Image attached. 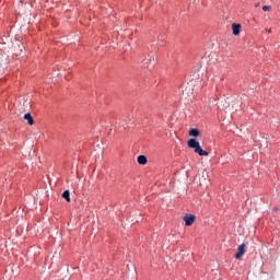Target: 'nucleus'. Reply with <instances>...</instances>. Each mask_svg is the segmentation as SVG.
<instances>
[{
	"label": "nucleus",
	"mask_w": 280,
	"mask_h": 280,
	"mask_svg": "<svg viewBox=\"0 0 280 280\" xmlns=\"http://www.w3.org/2000/svg\"><path fill=\"white\" fill-rule=\"evenodd\" d=\"M187 145L188 148H191V150H194L195 154H199V156H208L209 152L202 150V147H200V142H198V140L196 139H189L187 141Z\"/></svg>",
	"instance_id": "1"
},
{
	"label": "nucleus",
	"mask_w": 280,
	"mask_h": 280,
	"mask_svg": "<svg viewBox=\"0 0 280 280\" xmlns=\"http://www.w3.org/2000/svg\"><path fill=\"white\" fill-rule=\"evenodd\" d=\"M183 220L185 222V226H191L194 222H196V215L195 214H185L183 217Z\"/></svg>",
	"instance_id": "2"
},
{
	"label": "nucleus",
	"mask_w": 280,
	"mask_h": 280,
	"mask_svg": "<svg viewBox=\"0 0 280 280\" xmlns=\"http://www.w3.org/2000/svg\"><path fill=\"white\" fill-rule=\"evenodd\" d=\"M246 253V244H241L237 247V252L235 254V259H242V257H244V254Z\"/></svg>",
	"instance_id": "3"
},
{
	"label": "nucleus",
	"mask_w": 280,
	"mask_h": 280,
	"mask_svg": "<svg viewBox=\"0 0 280 280\" xmlns=\"http://www.w3.org/2000/svg\"><path fill=\"white\" fill-rule=\"evenodd\" d=\"M240 32H242V24L233 23L232 24V34L234 36H240Z\"/></svg>",
	"instance_id": "4"
},
{
	"label": "nucleus",
	"mask_w": 280,
	"mask_h": 280,
	"mask_svg": "<svg viewBox=\"0 0 280 280\" xmlns=\"http://www.w3.org/2000/svg\"><path fill=\"white\" fill-rule=\"evenodd\" d=\"M24 119L27 121L28 126H34V118L31 113H26Z\"/></svg>",
	"instance_id": "5"
},
{
	"label": "nucleus",
	"mask_w": 280,
	"mask_h": 280,
	"mask_svg": "<svg viewBox=\"0 0 280 280\" xmlns=\"http://www.w3.org/2000/svg\"><path fill=\"white\" fill-rule=\"evenodd\" d=\"M138 163H139V165H147L148 164V158L145 155H139L138 156Z\"/></svg>",
	"instance_id": "6"
},
{
	"label": "nucleus",
	"mask_w": 280,
	"mask_h": 280,
	"mask_svg": "<svg viewBox=\"0 0 280 280\" xmlns=\"http://www.w3.org/2000/svg\"><path fill=\"white\" fill-rule=\"evenodd\" d=\"M188 135H189V137H199L200 131L196 128H191V129H189Z\"/></svg>",
	"instance_id": "7"
},
{
	"label": "nucleus",
	"mask_w": 280,
	"mask_h": 280,
	"mask_svg": "<svg viewBox=\"0 0 280 280\" xmlns=\"http://www.w3.org/2000/svg\"><path fill=\"white\" fill-rule=\"evenodd\" d=\"M62 198H65V200H67L68 202H71V197H70L69 190H65L62 192Z\"/></svg>",
	"instance_id": "8"
},
{
	"label": "nucleus",
	"mask_w": 280,
	"mask_h": 280,
	"mask_svg": "<svg viewBox=\"0 0 280 280\" xmlns=\"http://www.w3.org/2000/svg\"><path fill=\"white\" fill-rule=\"evenodd\" d=\"M270 10H272V7H270V5H264L262 7L264 12H270Z\"/></svg>",
	"instance_id": "9"
}]
</instances>
